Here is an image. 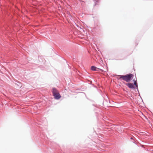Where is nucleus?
I'll return each instance as SVG.
<instances>
[{"label":"nucleus","instance_id":"423d86ee","mask_svg":"<svg viewBox=\"0 0 153 153\" xmlns=\"http://www.w3.org/2000/svg\"><path fill=\"white\" fill-rule=\"evenodd\" d=\"M134 84L135 85L136 87H137V80H134Z\"/></svg>","mask_w":153,"mask_h":153},{"label":"nucleus","instance_id":"20e7f679","mask_svg":"<svg viewBox=\"0 0 153 153\" xmlns=\"http://www.w3.org/2000/svg\"><path fill=\"white\" fill-rule=\"evenodd\" d=\"M52 92L53 95L59 92L58 90L55 88H53L52 90Z\"/></svg>","mask_w":153,"mask_h":153},{"label":"nucleus","instance_id":"f03ea898","mask_svg":"<svg viewBox=\"0 0 153 153\" xmlns=\"http://www.w3.org/2000/svg\"><path fill=\"white\" fill-rule=\"evenodd\" d=\"M53 96H54L55 99L57 100L59 99L61 97V96L59 92L54 94Z\"/></svg>","mask_w":153,"mask_h":153},{"label":"nucleus","instance_id":"39448f33","mask_svg":"<svg viewBox=\"0 0 153 153\" xmlns=\"http://www.w3.org/2000/svg\"><path fill=\"white\" fill-rule=\"evenodd\" d=\"M91 69L92 70L94 71H99V70H101V69L98 68L94 66H92L91 67Z\"/></svg>","mask_w":153,"mask_h":153},{"label":"nucleus","instance_id":"7ed1b4c3","mask_svg":"<svg viewBox=\"0 0 153 153\" xmlns=\"http://www.w3.org/2000/svg\"><path fill=\"white\" fill-rule=\"evenodd\" d=\"M126 85L130 88H134V86L132 83H126Z\"/></svg>","mask_w":153,"mask_h":153},{"label":"nucleus","instance_id":"f257e3e1","mask_svg":"<svg viewBox=\"0 0 153 153\" xmlns=\"http://www.w3.org/2000/svg\"><path fill=\"white\" fill-rule=\"evenodd\" d=\"M120 79H122L123 80L127 82H129L133 78L134 75L132 74H128L125 75H119Z\"/></svg>","mask_w":153,"mask_h":153}]
</instances>
